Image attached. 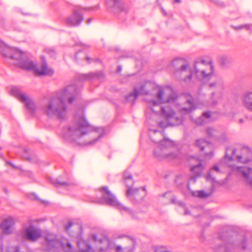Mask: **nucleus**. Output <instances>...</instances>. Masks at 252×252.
I'll use <instances>...</instances> for the list:
<instances>
[{"instance_id":"obj_1","label":"nucleus","mask_w":252,"mask_h":252,"mask_svg":"<svg viewBox=\"0 0 252 252\" xmlns=\"http://www.w3.org/2000/svg\"><path fill=\"white\" fill-rule=\"evenodd\" d=\"M92 127L83 115H76L73 122L63 130V136L70 141L84 138V145H93L101 138L104 133L103 127H97L92 130Z\"/></svg>"},{"instance_id":"obj_2","label":"nucleus","mask_w":252,"mask_h":252,"mask_svg":"<svg viewBox=\"0 0 252 252\" xmlns=\"http://www.w3.org/2000/svg\"><path fill=\"white\" fill-rule=\"evenodd\" d=\"M76 86L72 84L67 86L58 94L50 98L42 107L43 113L49 118L63 120L67 113L65 101L68 99L72 103L78 94Z\"/></svg>"},{"instance_id":"obj_3","label":"nucleus","mask_w":252,"mask_h":252,"mask_svg":"<svg viewBox=\"0 0 252 252\" xmlns=\"http://www.w3.org/2000/svg\"><path fill=\"white\" fill-rule=\"evenodd\" d=\"M0 52L3 56L16 60V64L19 67L28 70H32L35 74L51 75L54 73L52 69L48 67L44 61H43L41 65L37 66L29 58L27 53L17 48L11 47L1 40Z\"/></svg>"},{"instance_id":"obj_4","label":"nucleus","mask_w":252,"mask_h":252,"mask_svg":"<svg viewBox=\"0 0 252 252\" xmlns=\"http://www.w3.org/2000/svg\"><path fill=\"white\" fill-rule=\"evenodd\" d=\"M178 72L184 76L182 79L186 82L191 81L194 76L198 81L207 83L213 77L215 68L212 63H206L202 60L195 62L192 68L188 64H185L181 66Z\"/></svg>"},{"instance_id":"obj_5","label":"nucleus","mask_w":252,"mask_h":252,"mask_svg":"<svg viewBox=\"0 0 252 252\" xmlns=\"http://www.w3.org/2000/svg\"><path fill=\"white\" fill-rule=\"evenodd\" d=\"M186 105L187 106H182L180 105H176L174 106L175 109H173L169 104L165 105L162 107H159L158 110H156L154 107H151V110L154 113V116L158 111H160L162 115L166 119H174L176 121L177 125L181 124L183 122V118L182 117L179 118L175 117V110L181 115H184L190 113L193 110H195L197 107H201L199 105H195L193 102L191 96L186 101Z\"/></svg>"},{"instance_id":"obj_6","label":"nucleus","mask_w":252,"mask_h":252,"mask_svg":"<svg viewBox=\"0 0 252 252\" xmlns=\"http://www.w3.org/2000/svg\"><path fill=\"white\" fill-rule=\"evenodd\" d=\"M232 159L231 158L225 156L224 159L221 160L219 164V165H215L210 170L208 175L206 176L207 180H212L215 181V178L213 177V172L216 171L217 173H220V168H222L223 164H226L229 166L233 171H236L239 174H241L245 181L251 186H252V168L246 166H237L231 164Z\"/></svg>"},{"instance_id":"obj_7","label":"nucleus","mask_w":252,"mask_h":252,"mask_svg":"<svg viewBox=\"0 0 252 252\" xmlns=\"http://www.w3.org/2000/svg\"><path fill=\"white\" fill-rule=\"evenodd\" d=\"M155 99L148 100L151 106L157 107L163 103L174 104L177 99L176 93L170 87H158L155 89Z\"/></svg>"},{"instance_id":"obj_8","label":"nucleus","mask_w":252,"mask_h":252,"mask_svg":"<svg viewBox=\"0 0 252 252\" xmlns=\"http://www.w3.org/2000/svg\"><path fill=\"white\" fill-rule=\"evenodd\" d=\"M43 247L46 251L63 249L66 252H73V247L68 241L61 242L57 236L51 232H48L45 235Z\"/></svg>"},{"instance_id":"obj_9","label":"nucleus","mask_w":252,"mask_h":252,"mask_svg":"<svg viewBox=\"0 0 252 252\" xmlns=\"http://www.w3.org/2000/svg\"><path fill=\"white\" fill-rule=\"evenodd\" d=\"M174 146V142L167 139H164L160 141L155 149L154 154L155 156L160 160L173 159L177 157V155L169 151V149Z\"/></svg>"},{"instance_id":"obj_10","label":"nucleus","mask_w":252,"mask_h":252,"mask_svg":"<svg viewBox=\"0 0 252 252\" xmlns=\"http://www.w3.org/2000/svg\"><path fill=\"white\" fill-rule=\"evenodd\" d=\"M102 194V201L100 203H105L114 206L119 209L123 213L131 214L132 211L129 208L120 204L117 200L116 196L108 189V187H104L99 189Z\"/></svg>"},{"instance_id":"obj_11","label":"nucleus","mask_w":252,"mask_h":252,"mask_svg":"<svg viewBox=\"0 0 252 252\" xmlns=\"http://www.w3.org/2000/svg\"><path fill=\"white\" fill-rule=\"evenodd\" d=\"M10 93L11 95L24 103L26 108L31 112L33 113L36 111V106L33 100L28 95L23 93L19 88L12 87Z\"/></svg>"},{"instance_id":"obj_12","label":"nucleus","mask_w":252,"mask_h":252,"mask_svg":"<svg viewBox=\"0 0 252 252\" xmlns=\"http://www.w3.org/2000/svg\"><path fill=\"white\" fill-rule=\"evenodd\" d=\"M20 236L26 240L34 242L41 236V232L39 229L33 225L22 229L20 233Z\"/></svg>"},{"instance_id":"obj_13","label":"nucleus","mask_w":252,"mask_h":252,"mask_svg":"<svg viewBox=\"0 0 252 252\" xmlns=\"http://www.w3.org/2000/svg\"><path fill=\"white\" fill-rule=\"evenodd\" d=\"M124 181L126 186L128 187L126 191V195L130 199H142L143 196H140V189L135 188L133 189L129 187L133 183L132 180V176L131 174L127 176L125 175Z\"/></svg>"},{"instance_id":"obj_14","label":"nucleus","mask_w":252,"mask_h":252,"mask_svg":"<svg viewBox=\"0 0 252 252\" xmlns=\"http://www.w3.org/2000/svg\"><path fill=\"white\" fill-rule=\"evenodd\" d=\"M233 157L236 158L239 162L247 163L250 161L252 158V153L249 148L243 147L241 149L240 154L236 155V150L232 152Z\"/></svg>"},{"instance_id":"obj_15","label":"nucleus","mask_w":252,"mask_h":252,"mask_svg":"<svg viewBox=\"0 0 252 252\" xmlns=\"http://www.w3.org/2000/svg\"><path fill=\"white\" fill-rule=\"evenodd\" d=\"M15 222L13 218L8 217L3 219L0 223V228L3 234L9 235L12 233V226Z\"/></svg>"},{"instance_id":"obj_16","label":"nucleus","mask_w":252,"mask_h":252,"mask_svg":"<svg viewBox=\"0 0 252 252\" xmlns=\"http://www.w3.org/2000/svg\"><path fill=\"white\" fill-rule=\"evenodd\" d=\"M83 20V17L79 11L75 10L72 15L68 17L65 23L68 26H77Z\"/></svg>"},{"instance_id":"obj_17","label":"nucleus","mask_w":252,"mask_h":252,"mask_svg":"<svg viewBox=\"0 0 252 252\" xmlns=\"http://www.w3.org/2000/svg\"><path fill=\"white\" fill-rule=\"evenodd\" d=\"M126 245L122 247L121 246H117L115 248L116 252H133L134 249V240L126 237Z\"/></svg>"},{"instance_id":"obj_18","label":"nucleus","mask_w":252,"mask_h":252,"mask_svg":"<svg viewBox=\"0 0 252 252\" xmlns=\"http://www.w3.org/2000/svg\"><path fill=\"white\" fill-rule=\"evenodd\" d=\"M145 86H142L139 89L135 88L134 92L130 93L126 97L127 101L133 103L137 98L138 96L140 94H147L148 92L145 90Z\"/></svg>"},{"instance_id":"obj_19","label":"nucleus","mask_w":252,"mask_h":252,"mask_svg":"<svg viewBox=\"0 0 252 252\" xmlns=\"http://www.w3.org/2000/svg\"><path fill=\"white\" fill-rule=\"evenodd\" d=\"M203 169L204 166L200 161L196 165H192L190 167V170L196 175L191 177L190 178V181L192 180L194 182L195 181L196 177L199 176L201 175L202 171L203 170Z\"/></svg>"},{"instance_id":"obj_20","label":"nucleus","mask_w":252,"mask_h":252,"mask_svg":"<svg viewBox=\"0 0 252 252\" xmlns=\"http://www.w3.org/2000/svg\"><path fill=\"white\" fill-rule=\"evenodd\" d=\"M108 3L113 4V7L120 11H127V7L122 0H109Z\"/></svg>"},{"instance_id":"obj_21","label":"nucleus","mask_w":252,"mask_h":252,"mask_svg":"<svg viewBox=\"0 0 252 252\" xmlns=\"http://www.w3.org/2000/svg\"><path fill=\"white\" fill-rule=\"evenodd\" d=\"M244 106L250 111H252V92L245 94L243 99Z\"/></svg>"},{"instance_id":"obj_22","label":"nucleus","mask_w":252,"mask_h":252,"mask_svg":"<svg viewBox=\"0 0 252 252\" xmlns=\"http://www.w3.org/2000/svg\"><path fill=\"white\" fill-rule=\"evenodd\" d=\"M218 61L221 65L226 66L232 63V59L229 56L222 55L218 56Z\"/></svg>"},{"instance_id":"obj_23","label":"nucleus","mask_w":252,"mask_h":252,"mask_svg":"<svg viewBox=\"0 0 252 252\" xmlns=\"http://www.w3.org/2000/svg\"><path fill=\"white\" fill-rule=\"evenodd\" d=\"M77 245L79 252H94L92 248L83 240L77 242Z\"/></svg>"},{"instance_id":"obj_24","label":"nucleus","mask_w":252,"mask_h":252,"mask_svg":"<svg viewBox=\"0 0 252 252\" xmlns=\"http://www.w3.org/2000/svg\"><path fill=\"white\" fill-rule=\"evenodd\" d=\"M192 195L193 196H196L201 198H205L209 197L212 193V191L210 190L208 191H205L203 190H197V191H191L190 190Z\"/></svg>"},{"instance_id":"obj_25","label":"nucleus","mask_w":252,"mask_h":252,"mask_svg":"<svg viewBox=\"0 0 252 252\" xmlns=\"http://www.w3.org/2000/svg\"><path fill=\"white\" fill-rule=\"evenodd\" d=\"M196 145L202 151H204V148L211 149L210 143L203 139L197 140L196 141Z\"/></svg>"},{"instance_id":"obj_26","label":"nucleus","mask_w":252,"mask_h":252,"mask_svg":"<svg viewBox=\"0 0 252 252\" xmlns=\"http://www.w3.org/2000/svg\"><path fill=\"white\" fill-rule=\"evenodd\" d=\"M220 96L217 95L215 93H212L210 96L209 101L205 104V106H214L218 103L220 99Z\"/></svg>"},{"instance_id":"obj_27","label":"nucleus","mask_w":252,"mask_h":252,"mask_svg":"<svg viewBox=\"0 0 252 252\" xmlns=\"http://www.w3.org/2000/svg\"><path fill=\"white\" fill-rule=\"evenodd\" d=\"M210 117V113L209 112H204L202 116L198 117L195 120L194 123L197 125H201L206 123V121L203 119V118L209 119Z\"/></svg>"},{"instance_id":"obj_28","label":"nucleus","mask_w":252,"mask_h":252,"mask_svg":"<svg viewBox=\"0 0 252 252\" xmlns=\"http://www.w3.org/2000/svg\"><path fill=\"white\" fill-rule=\"evenodd\" d=\"M206 132L209 137L217 139H219V132L214 128L211 127H208L206 129Z\"/></svg>"},{"instance_id":"obj_29","label":"nucleus","mask_w":252,"mask_h":252,"mask_svg":"<svg viewBox=\"0 0 252 252\" xmlns=\"http://www.w3.org/2000/svg\"><path fill=\"white\" fill-rule=\"evenodd\" d=\"M93 238L94 241H95V242L99 241L100 243L104 244L105 246L103 248H100V251H103L105 248L109 247V241L107 237H104L102 239H99V240H98L97 239L96 236L95 235H94L93 236Z\"/></svg>"},{"instance_id":"obj_30","label":"nucleus","mask_w":252,"mask_h":252,"mask_svg":"<svg viewBox=\"0 0 252 252\" xmlns=\"http://www.w3.org/2000/svg\"><path fill=\"white\" fill-rule=\"evenodd\" d=\"M208 86L210 89H221L223 83L220 79H217L214 82L209 83Z\"/></svg>"},{"instance_id":"obj_31","label":"nucleus","mask_w":252,"mask_h":252,"mask_svg":"<svg viewBox=\"0 0 252 252\" xmlns=\"http://www.w3.org/2000/svg\"><path fill=\"white\" fill-rule=\"evenodd\" d=\"M252 25L249 24H243L238 26H233V28L235 30H239L241 29H245L246 30H249L251 29Z\"/></svg>"},{"instance_id":"obj_32","label":"nucleus","mask_w":252,"mask_h":252,"mask_svg":"<svg viewBox=\"0 0 252 252\" xmlns=\"http://www.w3.org/2000/svg\"><path fill=\"white\" fill-rule=\"evenodd\" d=\"M170 123L167 120H165L163 121H160L158 122V126L161 128H164L170 125Z\"/></svg>"},{"instance_id":"obj_33","label":"nucleus","mask_w":252,"mask_h":252,"mask_svg":"<svg viewBox=\"0 0 252 252\" xmlns=\"http://www.w3.org/2000/svg\"><path fill=\"white\" fill-rule=\"evenodd\" d=\"M54 185L56 187H66L71 185L70 184L64 182H56L54 183Z\"/></svg>"},{"instance_id":"obj_34","label":"nucleus","mask_w":252,"mask_h":252,"mask_svg":"<svg viewBox=\"0 0 252 252\" xmlns=\"http://www.w3.org/2000/svg\"><path fill=\"white\" fill-rule=\"evenodd\" d=\"M46 52L50 54L51 56H54L55 54V51L52 48H48L46 49Z\"/></svg>"},{"instance_id":"obj_35","label":"nucleus","mask_w":252,"mask_h":252,"mask_svg":"<svg viewBox=\"0 0 252 252\" xmlns=\"http://www.w3.org/2000/svg\"><path fill=\"white\" fill-rule=\"evenodd\" d=\"M215 3L219 7H224L225 6L223 2L219 0H215Z\"/></svg>"},{"instance_id":"obj_36","label":"nucleus","mask_w":252,"mask_h":252,"mask_svg":"<svg viewBox=\"0 0 252 252\" xmlns=\"http://www.w3.org/2000/svg\"><path fill=\"white\" fill-rule=\"evenodd\" d=\"M97 75L95 74L94 73H90L88 74L85 75V78L86 79H91L92 78L94 77L95 76H96Z\"/></svg>"},{"instance_id":"obj_37","label":"nucleus","mask_w":252,"mask_h":252,"mask_svg":"<svg viewBox=\"0 0 252 252\" xmlns=\"http://www.w3.org/2000/svg\"><path fill=\"white\" fill-rule=\"evenodd\" d=\"M178 204L180 206H182L185 208V213L184 214L185 215L189 214V212L186 208H185V205H184V203L179 202H178Z\"/></svg>"},{"instance_id":"obj_38","label":"nucleus","mask_w":252,"mask_h":252,"mask_svg":"<svg viewBox=\"0 0 252 252\" xmlns=\"http://www.w3.org/2000/svg\"><path fill=\"white\" fill-rule=\"evenodd\" d=\"M73 223L72 222H69L68 224L66 226V230L67 232L69 231L70 228L72 226Z\"/></svg>"},{"instance_id":"obj_39","label":"nucleus","mask_w":252,"mask_h":252,"mask_svg":"<svg viewBox=\"0 0 252 252\" xmlns=\"http://www.w3.org/2000/svg\"><path fill=\"white\" fill-rule=\"evenodd\" d=\"M235 113H233V112H231V113H230L228 115V117L231 120L233 119L234 117V116H235Z\"/></svg>"},{"instance_id":"obj_40","label":"nucleus","mask_w":252,"mask_h":252,"mask_svg":"<svg viewBox=\"0 0 252 252\" xmlns=\"http://www.w3.org/2000/svg\"><path fill=\"white\" fill-rule=\"evenodd\" d=\"M206 156L207 157H209L210 158H211L213 156V152H210L209 153H206Z\"/></svg>"},{"instance_id":"obj_41","label":"nucleus","mask_w":252,"mask_h":252,"mask_svg":"<svg viewBox=\"0 0 252 252\" xmlns=\"http://www.w3.org/2000/svg\"><path fill=\"white\" fill-rule=\"evenodd\" d=\"M244 123V120L243 118H240L238 120V123L239 124H243Z\"/></svg>"},{"instance_id":"obj_42","label":"nucleus","mask_w":252,"mask_h":252,"mask_svg":"<svg viewBox=\"0 0 252 252\" xmlns=\"http://www.w3.org/2000/svg\"><path fill=\"white\" fill-rule=\"evenodd\" d=\"M23 158H26V159L29 160V161H31V160H32L31 158L30 157H28V156H23Z\"/></svg>"},{"instance_id":"obj_43","label":"nucleus","mask_w":252,"mask_h":252,"mask_svg":"<svg viewBox=\"0 0 252 252\" xmlns=\"http://www.w3.org/2000/svg\"><path fill=\"white\" fill-rule=\"evenodd\" d=\"M141 189V191L143 193V195L142 196H144L145 195V188H142L141 189Z\"/></svg>"},{"instance_id":"obj_44","label":"nucleus","mask_w":252,"mask_h":252,"mask_svg":"<svg viewBox=\"0 0 252 252\" xmlns=\"http://www.w3.org/2000/svg\"><path fill=\"white\" fill-rule=\"evenodd\" d=\"M91 21H92L91 18H89L88 19V22H87L88 24H90L91 22Z\"/></svg>"},{"instance_id":"obj_45","label":"nucleus","mask_w":252,"mask_h":252,"mask_svg":"<svg viewBox=\"0 0 252 252\" xmlns=\"http://www.w3.org/2000/svg\"><path fill=\"white\" fill-rule=\"evenodd\" d=\"M175 2L176 3H180L181 0H174Z\"/></svg>"},{"instance_id":"obj_46","label":"nucleus","mask_w":252,"mask_h":252,"mask_svg":"<svg viewBox=\"0 0 252 252\" xmlns=\"http://www.w3.org/2000/svg\"><path fill=\"white\" fill-rule=\"evenodd\" d=\"M86 59L87 61H88L89 63L90 62V60H91L90 58H89V57H86Z\"/></svg>"},{"instance_id":"obj_47","label":"nucleus","mask_w":252,"mask_h":252,"mask_svg":"<svg viewBox=\"0 0 252 252\" xmlns=\"http://www.w3.org/2000/svg\"><path fill=\"white\" fill-rule=\"evenodd\" d=\"M123 237H125V235H122V236H118V238H122Z\"/></svg>"},{"instance_id":"obj_48","label":"nucleus","mask_w":252,"mask_h":252,"mask_svg":"<svg viewBox=\"0 0 252 252\" xmlns=\"http://www.w3.org/2000/svg\"><path fill=\"white\" fill-rule=\"evenodd\" d=\"M172 202L173 203H175V199H174V198H172Z\"/></svg>"},{"instance_id":"obj_49","label":"nucleus","mask_w":252,"mask_h":252,"mask_svg":"<svg viewBox=\"0 0 252 252\" xmlns=\"http://www.w3.org/2000/svg\"><path fill=\"white\" fill-rule=\"evenodd\" d=\"M122 69L121 67L120 66H118V70L121 71Z\"/></svg>"},{"instance_id":"obj_50","label":"nucleus","mask_w":252,"mask_h":252,"mask_svg":"<svg viewBox=\"0 0 252 252\" xmlns=\"http://www.w3.org/2000/svg\"><path fill=\"white\" fill-rule=\"evenodd\" d=\"M188 189L189 190H190L189 185H188Z\"/></svg>"},{"instance_id":"obj_51","label":"nucleus","mask_w":252,"mask_h":252,"mask_svg":"<svg viewBox=\"0 0 252 252\" xmlns=\"http://www.w3.org/2000/svg\"><path fill=\"white\" fill-rule=\"evenodd\" d=\"M152 130L154 131V133H155L157 131V130Z\"/></svg>"},{"instance_id":"obj_52","label":"nucleus","mask_w":252,"mask_h":252,"mask_svg":"<svg viewBox=\"0 0 252 252\" xmlns=\"http://www.w3.org/2000/svg\"><path fill=\"white\" fill-rule=\"evenodd\" d=\"M154 140V141L155 142H157V141H156V140Z\"/></svg>"}]
</instances>
